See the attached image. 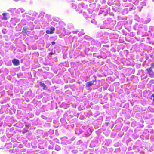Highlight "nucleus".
I'll use <instances>...</instances> for the list:
<instances>
[{
  "mask_svg": "<svg viewBox=\"0 0 154 154\" xmlns=\"http://www.w3.org/2000/svg\"><path fill=\"white\" fill-rule=\"evenodd\" d=\"M96 79L94 80L90 81L86 83L85 88L88 90H91L92 89L90 88L93 85H95L96 84Z\"/></svg>",
  "mask_w": 154,
  "mask_h": 154,
  "instance_id": "1",
  "label": "nucleus"
},
{
  "mask_svg": "<svg viewBox=\"0 0 154 154\" xmlns=\"http://www.w3.org/2000/svg\"><path fill=\"white\" fill-rule=\"evenodd\" d=\"M33 27H32L31 29H30L29 28H28L27 26H24L23 27L22 32L24 33H26V34H29V31L30 30H32L33 29Z\"/></svg>",
  "mask_w": 154,
  "mask_h": 154,
  "instance_id": "2",
  "label": "nucleus"
},
{
  "mask_svg": "<svg viewBox=\"0 0 154 154\" xmlns=\"http://www.w3.org/2000/svg\"><path fill=\"white\" fill-rule=\"evenodd\" d=\"M84 4L83 3L79 4L78 8H77V10L78 11L79 13H81L82 12V8H83L84 7Z\"/></svg>",
  "mask_w": 154,
  "mask_h": 154,
  "instance_id": "3",
  "label": "nucleus"
},
{
  "mask_svg": "<svg viewBox=\"0 0 154 154\" xmlns=\"http://www.w3.org/2000/svg\"><path fill=\"white\" fill-rule=\"evenodd\" d=\"M12 62L14 65L16 66H18L20 64L19 60L15 59L12 60Z\"/></svg>",
  "mask_w": 154,
  "mask_h": 154,
  "instance_id": "4",
  "label": "nucleus"
},
{
  "mask_svg": "<svg viewBox=\"0 0 154 154\" xmlns=\"http://www.w3.org/2000/svg\"><path fill=\"white\" fill-rule=\"evenodd\" d=\"M67 27L68 29H72L74 28V26L72 23H69L68 24Z\"/></svg>",
  "mask_w": 154,
  "mask_h": 154,
  "instance_id": "5",
  "label": "nucleus"
},
{
  "mask_svg": "<svg viewBox=\"0 0 154 154\" xmlns=\"http://www.w3.org/2000/svg\"><path fill=\"white\" fill-rule=\"evenodd\" d=\"M60 147L58 145H56L55 146V149L57 151L60 150Z\"/></svg>",
  "mask_w": 154,
  "mask_h": 154,
  "instance_id": "6",
  "label": "nucleus"
},
{
  "mask_svg": "<svg viewBox=\"0 0 154 154\" xmlns=\"http://www.w3.org/2000/svg\"><path fill=\"white\" fill-rule=\"evenodd\" d=\"M7 15V14L6 13H3L2 14V19L4 20H6L7 19V18L6 17V15Z\"/></svg>",
  "mask_w": 154,
  "mask_h": 154,
  "instance_id": "7",
  "label": "nucleus"
},
{
  "mask_svg": "<svg viewBox=\"0 0 154 154\" xmlns=\"http://www.w3.org/2000/svg\"><path fill=\"white\" fill-rule=\"evenodd\" d=\"M85 34V32H84L83 30L82 29L81 30V31L79 32L78 34V35L79 36L83 35Z\"/></svg>",
  "mask_w": 154,
  "mask_h": 154,
  "instance_id": "8",
  "label": "nucleus"
},
{
  "mask_svg": "<svg viewBox=\"0 0 154 154\" xmlns=\"http://www.w3.org/2000/svg\"><path fill=\"white\" fill-rule=\"evenodd\" d=\"M151 21V19L150 18H148L144 22V23L145 24H147L150 22Z\"/></svg>",
  "mask_w": 154,
  "mask_h": 154,
  "instance_id": "9",
  "label": "nucleus"
},
{
  "mask_svg": "<svg viewBox=\"0 0 154 154\" xmlns=\"http://www.w3.org/2000/svg\"><path fill=\"white\" fill-rule=\"evenodd\" d=\"M149 31L151 32V31H154V27L150 26L149 27Z\"/></svg>",
  "mask_w": 154,
  "mask_h": 154,
  "instance_id": "10",
  "label": "nucleus"
},
{
  "mask_svg": "<svg viewBox=\"0 0 154 154\" xmlns=\"http://www.w3.org/2000/svg\"><path fill=\"white\" fill-rule=\"evenodd\" d=\"M149 74L152 77V76L153 74V72L152 71H150L148 72Z\"/></svg>",
  "mask_w": 154,
  "mask_h": 154,
  "instance_id": "11",
  "label": "nucleus"
},
{
  "mask_svg": "<svg viewBox=\"0 0 154 154\" xmlns=\"http://www.w3.org/2000/svg\"><path fill=\"white\" fill-rule=\"evenodd\" d=\"M83 15L85 18H87L88 17L86 13L85 12H83Z\"/></svg>",
  "mask_w": 154,
  "mask_h": 154,
  "instance_id": "12",
  "label": "nucleus"
},
{
  "mask_svg": "<svg viewBox=\"0 0 154 154\" xmlns=\"http://www.w3.org/2000/svg\"><path fill=\"white\" fill-rule=\"evenodd\" d=\"M55 30V28L54 27H52L50 29V30L52 34L54 33V31Z\"/></svg>",
  "mask_w": 154,
  "mask_h": 154,
  "instance_id": "13",
  "label": "nucleus"
},
{
  "mask_svg": "<svg viewBox=\"0 0 154 154\" xmlns=\"http://www.w3.org/2000/svg\"><path fill=\"white\" fill-rule=\"evenodd\" d=\"M91 22L93 23H94L95 24H96V22L94 20H93L91 21Z\"/></svg>",
  "mask_w": 154,
  "mask_h": 154,
  "instance_id": "14",
  "label": "nucleus"
},
{
  "mask_svg": "<svg viewBox=\"0 0 154 154\" xmlns=\"http://www.w3.org/2000/svg\"><path fill=\"white\" fill-rule=\"evenodd\" d=\"M46 33L48 34H52L50 30H47L46 31Z\"/></svg>",
  "mask_w": 154,
  "mask_h": 154,
  "instance_id": "15",
  "label": "nucleus"
},
{
  "mask_svg": "<svg viewBox=\"0 0 154 154\" xmlns=\"http://www.w3.org/2000/svg\"><path fill=\"white\" fill-rule=\"evenodd\" d=\"M151 99L154 102V93L151 96Z\"/></svg>",
  "mask_w": 154,
  "mask_h": 154,
  "instance_id": "16",
  "label": "nucleus"
},
{
  "mask_svg": "<svg viewBox=\"0 0 154 154\" xmlns=\"http://www.w3.org/2000/svg\"><path fill=\"white\" fill-rule=\"evenodd\" d=\"M47 87L46 86V85H44L43 87V89L44 90H46V89H47Z\"/></svg>",
  "mask_w": 154,
  "mask_h": 154,
  "instance_id": "17",
  "label": "nucleus"
},
{
  "mask_svg": "<svg viewBox=\"0 0 154 154\" xmlns=\"http://www.w3.org/2000/svg\"><path fill=\"white\" fill-rule=\"evenodd\" d=\"M147 70H148V72H149V71H152V67H150L149 68H147Z\"/></svg>",
  "mask_w": 154,
  "mask_h": 154,
  "instance_id": "18",
  "label": "nucleus"
},
{
  "mask_svg": "<svg viewBox=\"0 0 154 154\" xmlns=\"http://www.w3.org/2000/svg\"><path fill=\"white\" fill-rule=\"evenodd\" d=\"M48 149H53V146H49L48 147Z\"/></svg>",
  "mask_w": 154,
  "mask_h": 154,
  "instance_id": "19",
  "label": "nucleus"
},
{
  "mask_svg": "<svg viewBox=\"0 0 154 154\" xmlns=\"http://www.w3.org/2000/svg\"><path fill=\"white\" fill-rule=\"evenodd\" d=\"M76 6L75 5H72V7L74 9H76Z\"/></svg>",
  "mask_w": 154,
  "mask_h": 154,
  "instance_id": "20",
  "label": "nucleus"
},
{
  "mask_svg": "<svg viewBox=\"0 0 154 154\" xmlns=\"http://www.w3.org/2000/svg\"><path fill=\"white\" fill-rule=\"evenodd\" d=\"M40 85L41 86L43 87V86L45 85V84L44 83H41Z\"/></svg>",
  "mask_w": 154,
  "mask_h": 154,
  "instance_id": "21",
  "label": "nucleus"
},
{
  "mask_svg": "<svg viewBox=\"0 0 154 154\" xmlns=\"http://www.w3.org/2000/svg\"><path fill=\"white\" fill-rule=\"evenodd\" d=\"M100 28L102 29H103L105 28V26H100Z\"/></svg>",
  "mask_w": 154,
  "mask_h": 154,
  "instance_id": "22",
  "label": "nucleus"
},
{
  "mask_svg": "<svg viewBox=\"0 0 154 154\" xmlns=\"http://www.w3.org/2000/svg\"><path fill=\"white\" fill-rule=\"evenodd\" d=\"M54 54V53H53V52H50V53H49V55H50V56H51V55H52L53 54Z\"/></svg>",
  "mask_w": 154,
  "mask_h": 154,
  "instance_id": "23",
  "label": "nucleus"
},
{
  "mask_svg": "<svg viewBox=\"0 0 154 154\" xmlns=\"http://www.w3.org/2000/svg\"><path fill=\"white\" fill-rule=\"evenodd\" d=\"M141 5H142L145 6L146 5V3L145 2H142L141 3Z\"/></svg>",
  "mask_w": 154,
  "mask_h": 154,
  "instance_id": "24",
  "label": "nucleus"
},
{
  "mask_svg": "<svg viewBox=\"0 0 154 154\" xmlns=\"http://www.w3.org/2000/svg\"><path fill=\"white\" fill-rule=\"evenodd\" d=\"M55 23L54 22H52L51 23V24H52V25H54L55 24Z\"/></svg>",
  "mask_w": 154,
  "mask_h": 154,
  "instance_id": "25",
  "label": "nucleus"
},
{
  "mask_svg": "<svg viewBox=\"0 0 154 154\" xmlns=\"http://www.w3.org/2000/svg\"><path fill=\"white\" fill-rule=\"evenodd\" d=\"M55 42H52V43H51L52 45H54L55 44Z\"/></svg>",
  "mask_w": 154,
  "mask_h": 154,
  "instance_id": "26",
  "label": "nucleus"
},
{
  "mask_svg": "<svg viewBox=\"0 0 154 154\" xmlns=\"http://www.w3.org/2000/svg\"><path fill=\"white\" fill-rule=\"evenodd\" d=\"M20 9L21 10L22 12H23L24 11V10L22 8H20Z\"/></svg>",
  "mask_w": 154,
  "mask_h": 154,
  "instance_id": "27",
  "label": "nucleus"
},
{
  "mask_svg": "<svg viewBox=\"0 0 154 154\" xmlns=\"http://www.w3.org/2000/svg\"><path fill=\"white\" fill-rule=\"evenodd\" d=\"M78 32V31H73V33H77Z\"/></svg>",
  "mask_w": 154,
  "mask_h": 154,
  "instance_id": "28",
  "label": "nucleus"
},
{
  "mask_svg": "<svg viewBox=\"0 0 154 154\" xmlns=\"http://www.w3.org/2000/svg\"><path fill=\"white\" fill-rule=\"evenodd\" d=\"M91 132H90V133H88V135H89L90 134H91Z\"/></svg>",
  "mask_w": 154,
  "mask_h": 154,
  "instance_id": "29",
  "label": "nucleus"
},
{
  "mask_svg": "<svg viewBox=\"0 0 154 154\" xmlns=\"http://www.w3.org/2000/svg\"><path fill=\"white\" fill-rule=\"evenodd\" d=\"M30 24H32V22H30Z\"/></svg>",
  "mask_w": 154,
  "mask_h": 154,
  "instance_id": "30",
  "label": "nucleus"
},
{
  "mask_svg": "<svg viewBox=\"0 0 154 154\" xmlns=\"http://www.w3.org/2000/svg\"><path fill=\"white\" fill-rule=\"evenodd\" d=\"M63 30H64V29H64V28H63Z\"/></svg>",
  "mask_w": 154,
  "mask_h": 154,
  "instance_id": "31",
  "label": "nucleus"
},
{
  "mask_svg": "<svg viewBox=\"0 0 154 154\" xmlns=\"http://www.w3.org/2000/svg\"><path fill=\"white\" fill-rule=\"evenodd\" d=\"M14 0L15 1H17L16 0Z\"/></svg>",
  "mask_w": 154,
  "mask_h": 154,
  "instance_id": "32",
  "label": "nucleus"
},
{
  "mask_svg": "<svg viewBox=\"0 0 154 154\" xmlns=\"http://www.w3.org/2000/svg\"><path fill=\"white\" fill-rule=\"evenodd\" d=\"M153 0V1H154V0Z\"/></svg>",
  "mask_w": 154,
  "mask_h": 154,
  "instance_id": "33",
  "label": "nucleus"
}]
</instances>
